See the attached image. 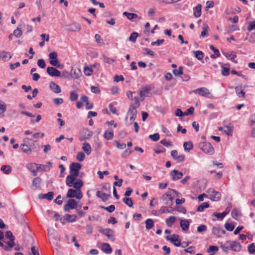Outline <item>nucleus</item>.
Listing matches in <instances>:
<instances>
[{
    "mask_svg": "<svg viewBox=\"0 0 255 255\" xmlns=\"http://www.w3.org/2000/svg\"><path fill=\"white\" fill-rule=\"evenodd\" d=\"M82 167V165L78 162H72L70 165V173L66 178V184L67 186L72 185L73 182H74L76 178L79 174V170Z\"/></svg>",
    "mask_w": 255,
    "mask_h": 255,
    "instance_id": "1",
    "label": "nucleus"
},
{
    "mask_svg": "<svg viewBox=\"0 0 255 255\" xmlns=\"http://www.w3.org/2000/svg\"><path fill=\"white\" fill-rule=\"evenodd\" d=\"M37 141L26 137L23 139L22 143L20 145L22 151L27 154H31L32 151L36 148Z\"/></svg>",
    "mask_w": 255,
    "mask_h": 255,
    "instance_id": "2",
    "label": "nucleus"
},
{
    "mask_svg": "<svg viewBox=\"0 0 255 255\" xmlns=\"http://www.w3.org/2000/svg\"><path fill=\"white\" fill-rule=\"evenodd\" d=\"M200 148L205 153L212 155L214 153V148L209 142H202L199 144Z\"/></svg>",
    "mask_w": 255,
    "mask_h": 255,
    "instance_id": "3",
    "label": "nucleus"
},
{
    "mask_svg": "<svg viewBox=\"0 0 255 255\" xmlns=\"http://www.w3.org/2000/svg\"><path fill=\"white\" fill-rule=\"evenodd\" d=\"M98 231L107 236V238L112 242L115 240L114 231L112 230L109 228L103 229L101 227H98Z\"/></svg>",
    "mask_w": 255,
    "mask_h": 255,
    "instance_id": "4",
    "label": "nucleus"
},
{
    "mask_svg": "<svg viewBox=\"0 0 255 255\" xmlns=\"http://www.w3.org/2000/svg\"><path fill=\"white\" fill-rule=\"evenodd\" d=\"M207 193L209 196V198L213 201H217L220 199L221 194L219 192L215 191L213 188L208 189Z\"/></svg>",
    "mask_w": 255,
    "mask_h": 255,
    "instance_id": "5",
    "label": "nucleus"
},
{
    "mask_svg": "<svg viewBox=\"0 0 255 255\" xmlns=\"http://www.w3.org/2000/svg\"><path fill=\"white\" fill-rule=\"evenodd\" d=\"M136 113L137 111L136 110V107H134V106L133 104H131L129 108L128 113L125 118V123L126 125H128V115L130 114L131 115V117H130V121H133L135 119L136 117Z\"/></svg>",
    "mask_w": 255,
    "mask_h": 255,
    "instance_id": "6",
    "label": "nucleus"
},
{
    "mask_svg": "<svg viewBox=\"0 0 255 255\" xmlns=\"http://www.w3.org/2000/svg\"><path fill=\"white\" fill-rule=\"evenodd\" d=\"M40 164L35 163H29L26 165V168L31 172L33 176H36L37 175V171L41 169Z\"/></svg>",
    "mask_w": 255,
    "mask_h": 255,
    "instance_id": "7",
    "label": "nucleus"
},
{
    "mask_svg": "<svg viewBox=\"0 0 255 255\" xmlns=\"http://www.w3.org/2000/svg\"><path fill=\"white\" fill-rule=\"evenodd\" d=\"M195 94H198L199 95L204 96L208 98H211L213 97L212 94L206 88L202 87L195 89L193 91Z\"/></svg>",
    "mask_w": 255,
    "mask_h": 255,
    "instance_id": "8",
    "label": "nucleus"
},
{
    "mask_svg": "<svg viewBox=\"0 0 255 255\" xmlns=\"http://www.w3.org/2000/svg\"><path fill=\"white\" fill-rule=\"evenodd\" d=\"M77 207V204L75 200L71 199L67 201V203L63 207V210L65 212H69L70 209H76Z\"/></svg>",
    "mask_w": 255,
    "mask_h": 255,
    "instance_id": "9",
    "label": "nucleus"
},
{
    "mask_svg": "<svg viewBox=\"0 0 255 255\" xmlns=\"http://www.w3.org/2000/svg\"><path fill=\"white\" fill-rule=\"evenodd\" d=\"M50 59V63L51 65L57 67H60V64L57 59V54L55 52H51L49 55Z\"/></svg>",
    "mask_w": 255,
    "mask_h": 255,
    "instance_id": "10",
    "label": "nucleus"
},
{
    "mask_svg": "<svg viewBox=\"0 0 255 255\" xmlns=\"http://www.w3.org/2000/svg\"><path fill=\"white\" fill-rule=\"evenodd\" d=\"M47 72L49 75L52 77H59L61 76V72L53 67H48Z\"/></svg>",
    "mask_w": 255,
    "mask_h": 255,
    "instance_id": "11",
    "label": "nucleus"
},
{
    "mask_svg": "<svg viewBox=\"0 0 255 255\" xmlns=\"http://www.w3.org/2000/svg\"><path fill=\"white\" fill-rule=\"evenodd\" d=\"M81 29V25L76 22L72 23L67 26V29L71 31H79Z\"/></svg>",
    "mask_w": 255,
    "mask_h": 255,
    "instance_id": "12",
    "label": "nucleus"
},
{
    "mask_svg": "<svg viewBox=\"0 0 255 255\" xmlns=\"http://www.w3.org/2000/svg\"><path fill=\"white\" fill-rule=\"evenodd\" d=\"M183 173L177 170L174 169L170 172V175L172 177L173 180L180 179L183 176Z\"/></svg>",
    "mask_w": 255,
    "mask_h": 255,
    "instance_id": "13",
    "label": "nucleus"
},
{
    "mask_svg": "<svg viewBox=\"0 0 255 255\" xmlns=\"http://www.w3.org/2000/svg\"><path fill=\"white\" fill-rule=\"evenodd\" d=\"M230 249L235 252H239L241 250V246L239 243L236 241H230Z\"/></svg>",
    "mask_w": 255,
    "mask_h": 255,
    "instance_id": "14",
    "label": "nucleus"
},
{
    "mask_svg": "<svg viewBox=\"0 0 255 255\" xmlns=\"http://www.w3.org/2000/svg\"><path fill=\"white\" fill-rule=\"evenodd\" d=\"M81 100L86 103V108L87 110H90L93 108V104L90 103L88 100V98L86 95H83L81 98Z\"/></svg>",
    "mask_w": 255,
    "mask_h": 255,
    "instance_id": "15",
    "label": "nucleus"
},
{
    "mask_svg": "<svg viewBox=\"0 0 255 255\" xmlns=\"http://www.w3.org/2000/svg\"><path fill=\"white\" fill-rule=\"evenodd\" d=\"M101 250L107 254H110L112 252V248L110 245L106 243L102 244Z\"/></svg>",
    "mask_w": 255,
    "mask_h": 255,
    "instance_id": "16",
    "label": "nucleus"
},
{
    "mask_svg": "<svg viewBox=\"0 0 255 255\" xmlns=\"http://www.w3.org/2000/svg\"><path fill=\"white\" fill-rule=\"evenodd\" d=\"M50 89L55 93L58 94L61 92V88L59 85L54 82H51L49 85Z\"/></svg>",
    "mask_w": 255,
    "mask_h": 255,
    "instance_id": "17",
    "label": "nucleus"
},
{
    "mask_svg": "<svg viewBox=\"0 0 255 255\" xmlns=\"http://www.w3.org/2000/svg\"><path fill=\"white\" fill-rule=\"evenodd\" d=\"M42 182V179L39 177H35L33 179L32 181V186L34 187L35 189H38L40 187Z\"/></svg>",
    "mask_w": 255,
    "mask_h": 255,
    "instance_id": "18",
    "label": "nucleus"
},
{
    "mask_svg": "<svg viewBox=\"0 0 255 255\" xmlns=\"http://www.w3.org/2000/svg\"><path fill=\"white\" fill-rule=\"evenodd\" d=\"M83 182L82 181V180H81L80 179H78V180H76V181H75L74 182H73L71 185L68 186V187L73 186V187L76 190H79L81 188V187L83 186Z\"/></svg>",
    "mask_w": 255,
    "mask_h": 255,
    "instance_id": "19",
    "label": "nucleus"
},
{
    "mask_svg": "<svg viewBox=\"0 0 255 255\" xmlns=\"http://www.w3.org/2000/svg\"><path fill=\"white\" fill-rule=\"evenodd\" d=\"M202 5L198 4L196 6L193 7V14L195 17H199L201 14Z\"/></svg>",
    "mask_w": 255,
    "mask_h": 255,
    "instance_id": "20",
    "label": "nucleus"
},
{
    "mask_svg": "<svg viewBox=\"0 0 255 255\" xmlns=\"http://www.w3.org/2000/svg\"><path fill=\"white\" fill-rule=\"evenodd\" d=\"M83 133L84 135L83 137L80 138V140L81 141L84 139H88L93 135V132L87 128L83 130Z\"/></svg>",
    "mask_w": 255,
    "mask_h": 255,
    "instance_id": "21",
    "label": "nucleus"
},
{
    "mask_svg": "<svg viewBox=\"0 0 255 255\" xmlns=\"http://www.w3.org/2000/svg\"><path fill=\"white\" fill-rule=\"evenodd\" d=\"M151 89L152 88L150 86H145L144 87H142L140 91V96L141 97L146 96V94L151 90Z\"/></svg>",
    "mask_w": 255,
    "mask_h": 255,
    "instance_id": "22",
    "label": "nucleus"
},
{
    "mask_svg": "<svg viewBox=\"0 0 255 255\" xmlns=\"http://www.w3.org/2000/svg\"><path fill=\"white\" fill-rule=\"evenodd\" d=\"M77 216L75 214H66L64 216V220L68 221L70 223H74L76 220Z\"/></svg>",
    "mask_w": 255,
    "mask_h": 255,
    "instance_id": "23",
    "label": "nucleus"
},
{
    "mask_svg": "<svg viewBox=\"0 0 255 255\" xmlns=\"http://www.w3.org/2000/svg\"><path fill=\"white\" fill-rule=\"evenodd\" d=\"M173 238L171 240V242L173 243L176 247H180L181 245V241L178 239L179 236L178 235H172Z\"/></svg>",
    "mask_w": 255,
    "mask_h": 255,
    "instance_id": "24",
    "label": "nucleus"
},
{
    "mask_svg": "<svg viewBox=\"0 0 255 255\" xmlns=\"http://www.w3.org/2000/svg\"><path fill=\"white\" fill-rule=\"evenodd\" d=\"M190 225V223L187 220H181L180 221V227L183 231H187L188 230Z\"/></svg>",
    "mask_w": 255,
    "mask_h": 255,
    "instance_id": "25",
    "label": "nucleus"
},
{
    "mask_svg": "<svg viewBox=\"0 0 255 255\" xmlns=\"http://www.w3.org/2000/svg\"><path fill=\"white\" fill-rule=\"evenodd\" d=\"M54 193L53 192H49L46 194H39V197L42 199H46L47 200L50 201L53 198Z\"/></svg>",
    "mask_w": 255,
    "mask_h": 255,
    "instance_id": "26",
    "label": "nucleus"
},
{
    "mask_svg": "<svg viewBox=\"0 0 255 255\" xmlns=\"http://www.w3.org/2000/svg\"><path fill=\"white\" fill-rule=\"evenodd\" d=\"M210 48L214 51V54H212L210 57L212 59L216 58L220 56L219 50L215 48L213 45H211Z\"/></svg>",
    "mask_w": 255,
    "mask_h": 255,
    "instance_id": "27",
    "label": "nucleus"
},
{
    "mask_svg": "<svg viewBox=\"0 0 255 255\" xmlns=\"http://www.w3.org/2000/svg\"><path fill=\"white\" fill-rule=\"evenodd\" d=\"M82 149L87 155H89L91 153V147L88 142H85L83 144Z\"/></svg>",
    "mask_w": 255,
    "mask_h": 255,
    "instance_id": "28",
    "label": "nucleus"
},
{
    "mask_svg": "<svg viewBox=\"0 0 255 255\" xmlns=\"http://www.w3.org/2000/svg\"><path fill=\"white\" fill-rule=\"evenodd\" d=\"M235 91L239 97H245V93L244 92L241 86H238L235 88Z\"/></svg>",
    "mask_w": 255,
    "mask_h": 255,
    "instance_id": "29",
    "label": "nucleus"
},
{
    "mask_svg": "<svg viewBox=\"0 0 255 255\" xmlns=\"http://www.w3.org/2000/svg\"><path fill=\"white\" fill-rule=\"evenodd\" d=\"M114 131L112 129H110L109 131H105L104 134V137L107 140H111L113 138Z\"/></svg>",
    "mask_w": 255,
    "mask_h": 255,
    "instance_id": "30",
    "label": "nucleus"
},
{
    "mask_svg": "<svg viewBox=\"0 0 255 255\" xmlns=\"http://www.w3.org/2000/svg\"><path fill=\"white\" fill-rule=\"evenodd\" d=\"M1 58L4 61H8L11 58L10 54L5 51H1Z\"/></svg>",
    "mask_w": 255,
    "mask_h": 255,
    "instance_id": "31",
    "label": "nucleus"
},
{
    "mask_svg": "<svg viewBox=\"0 0 255 255\" xmlns=\"http://www.w3.org/2000/svg\"><path fill=\"white\" fill-rule=\"evenodd\" d=\"M212 234L214 235H215V236H216L217 237H221V234H220L221 231L220 230V229L219 228L215 227H213V228L212 229ZM221 232L223 234H224L225 233V231L224 230H222V231H221Z\"/></svg>",
    "mask_w": 255,
    "mask_h": 255,
    "instance_id": "32",
    "label": "nucleus"
},
{
    "mask_svg": "<svg viewBox=\"0 0 255 255\" xmlns=\"http://www.w3.org/2000/svg\"><path fill=\"white\" fill-rule=\"evenodd\" d=\"M183 147L185 151H189L193 147V145L191 141L185 142L183 143Z\"/></svg>",
    "mask_w": 255,
    "mask_h": 255,
    "instance_id": "33",
    "label": "nucleus"
},
{
    "mask_svg": "<svg viewBox=\"0 0 255 255\" xmlns=\"http://www.w3.org/2000/svg\"><path fill=\"white\" fill-rule=\"evenodd\" d=\"M175 221L176 217L175 216H170L169 218L166 219L165 222L168 227H171Z\"/></svg>",
    "mask_w": 255,
    "mask_h": 255,
    "instance_id": "34",
    "label": "nucleus"
},
{
    "mask_svg": "<svg viewBox=\"0 0 255 255\" xmlns=\"http://www.w3.org/2000/svg\"><path fill=\"white\" fill-rule=\"evenodd\" d=\"M1 171L6 174H8L11 172V167L10 165H2L0 168Z\"/></svg>",
    "mask_w": 255,
    "mask_h": 255,
    "instance_id": "35",
    "label": "nucleus"
},
{
    "mask_svg": "<svg viewBox=\"0 0 255 255\" xmlns=\"http://www.w3.org/2000/svg\"><path fill=\"white\" fill-rule=\"evenodd\" d=\"M230 241H227L224 244H221V248L222 250L225 252L228 253V250L230 249Z\"/></svg>",
    "mask_w": 255,
    "mask_h": 255,
    "instance_id": "36",
    "label": "nucleus"
},
{
    "mask_svg": "<svg viewBox=\"0 0 255 255\" xmlns=\"http://www.w3.org/2000/svg\"><path fill=\"white\" fill-rule=\"evenodd\" d=\"M209 207V204L208 202H204L200 205L197 209V211L198 212H203L205 210V208H207Z\"/></svg>",
    "mask_w": 255,
    "mask_h": 255,
    "instance_id": "37",
    "label": "nucleus"
},
{
    "mask_svg": "<svg viewBox=\"0 0 255 255\" xmlns=\"http://www.w3.org/2000/svg\"><path fill=\"white\" fill-rule=\"evenodd\" d=\"M123 15H125L127 18L129 20H132L134 18H135L137 16V15L136 13H129L127 11L124 12Z\"/></svg>",
    "mask_w": 255,
    "mask_h": 255,
    "instance_id": "38",
    "label": "nucleus"
},
{
    "mask_svg": "<svg viewBox=\"0 0 255 255\" xmlns=\"http://www.w3.org/2000/svg\"><path fill=\"white\" fill-rule=\"evenodd\" d=\"M195 57L199 60H202L204 57V53L200 50L194 51Z\"/></svg>",
    "mask_w": 255,
    "mask_h": 255,
    "instance_id": "39",
    "label": "nucleus"
},
{
    "mask_svg": "<svg viewBox=\"0 0 255 255\" xmlns=\"http://www.w3.org/2000/svg\"><path fill=\"white\" fill-rule=\"evenodd\" d=\"M145 227L147 230L151 229L154 226V223L151 219H147L145 222Z\"/></svg>",
    "mask_w": 255,
    "mask_h": 255,
    "instance_id": "40",
    "label": "nucleus"
},
{
    "mask_svg": "<svg viewBox=\"0 0 255 255\" xmlns=\"http://www.w3.org/2000/svg\"><path fill=\"white\" fill-rule=\"evenodd\" d=\"M223 53L227 58L230 59L232 61H234V59L237 57V55L234 52H232L231 54L226 52H223Z\"/></svg>",
    "mask_w": 255,
    "mask_h": 255,
    "instance_id": "41",
    "label": "nucleus"
},
{
    "mask_svg": "<svg viewBox=\"0 0 255 255\" xmlns=\"http://www.w3.org/2000/svg\"><path fill=\"white\" fill-rule=\"evenodd\" d=\"M209 27L207 24H204V26L203 27V31L201 33L200 37H207L208 35V31Z\"/></svg>",
    "mask_w": 255,
    "mask_h": 255,
    "instance_id": "42",
    "label": "nucleus"
},
{
    "mask_svg": "<svg viewBox=\"0 0 255 255\" xmlns=\"http://www.w3.org/2000/svg\"><path fill=\"white\" fill-rule=\"evenodd\" d=\"M174 192H175V190L169 189L167 193L163 194V198L168 197L169 199H173L172 195H173Z\"/></svg>",
    "mask_w": 255,
    "mask_h": 255,
    "instance_id": "43",
    "label": "nucleus"
},
{
    "mask_svg": "<svg viewBox=\"0 0 255 255\" xmlns=\"http://www.w3.org/2000/svg\"><path fill=\"white\" fill-rule=\"evenodd\" d=\"M219 250V248L217 246H210L209 248L207 249V252L208 253H213V254H216Z\"/></svg>",
    "mask_w": 255,
    "mask_h": 255,
    "instance_id": "44",
    "label": "nucleus"
},
{
    "mask_svg": "<svg viewBox=\"0 0 255 255\" xmlns=\"http://www.w3.org/2000/svg\"><path fill=\"white\" fill-rule=\"evenodd\" d=\"M76 193V190H75L73 189L70 188L68 190L67 193V197L68 198H74L75 197V194Z\"/></svg>",
    "mask_w": 255,
    "mask_h": 255,
    "instance_id": "45",
    "label": "nucleus"
},
{
    "mask_svg": "<svg viewBox=\"0 0 255 255\" xmlns=\"http://www.w3.org/2000/svg\"><path fill=\"white\" fill-rule=\"evenodd\" d=\"M224 132L226 133V134L230 136L232 135L233 133V127H230L229 126H225L224 127Z\"/></svg>",
    "mask_w": 255,
    "mask_h": 255,
    "instance_id": "46",
    "label": "nucleus"
},
{
    "mask_svg": "<svg viewBox=\"0 0 255 255\" xmlns=\"http://www.w3.org/2000/svg\"><path fill=\"white\" fill-rule=\"evenodd\" d=\"M138 36V34L136 32H132L128 38V40L130 41L135 42Z\"/></svg>",
    "mask_w": 255,
    "mask_h": 255,
    "instance_id": "47",
    "label": "nucleus"
},
{
    "mask_svg": "<svg viewBox=\"0 0 255 255\" xmlns=\"http://www.w3.org/2000/svg\"><path fill=\"white\" fill-rule=\"evenodd\" d=\"M123 200L124 202V203L129 207H132L133 202L131 198L126 197L123 198Z\"/></svg>",
    "mask_w": 255,
    "mask_h": 255,
    "instance_id": "48",
    "label": "nucleus"
},
{
    "mask_svg": "<svg viewBox=\"0 0 255 255\" xmlns=\"http://www.w3.org/2000/svg\"><path fill=\"white\" fill-rule=\"evenodd\" d=\"M230 72V69L229 67H226L225 66H222L221 73L222 75L227 76L229 75Z\"/></svg>",
    "mask_w": 255,
    "mask_h": 255,
    "instance_id": "49",
    "label": "nucleus"
},
{
    "mask_svg": "<svg viewBox=\"0 0 255 255\" xmlns=\"http://www.w3.org/2000/svg\"><path fill=\"white\" fill-rule=\"evenodd\" d=\"M85 158V155L84 153L82 151L78 152L76 156L77 159L80 162L83 161L84 160Z\"/></svg>",
    "mask_w": 255,
    "mask_h": 255,
    "instance_id": "50",
    "label": "nucleus"
},
{
    "mask_svg": "<svg viewBox=\"0 0 255 255\" xmlns=\"http://www.w3.org/2000/svg\"><path fill=\"white\" fill-rule=\"evenodd\" d=\"M78 97V95L75 91H72L70 93V100L71 101H76Z\"/></svg>",
    "mask_w": 255,
    "mask_h": 255,
    "instance_id": "51",
    "label": "nucleus"
},
{
    "mask_svg": "<svg viewBox=\"0 0 255 255\" xmlns=\"http://www.w3.org/2000/svg\"><path fill=\"white\" fill-rule=\"evenodd\" d=\"M240 213V212L237 209H234L232 211L231 216L235 220H238L237 217L239 216Z\"/></svg>",
    "mask_w": 255,
    "mask_h": 255,
    "instance_id": "52",
    "label": "nucleus"
},
{
    "mask_svg": "<svg viewBox=\"0 0 255 255\" xmlns=\"http://www.w3.org/2000/svg\"><path fill=\"white\" fill-rule=\"evenodd\" d=\"M160 137L159 134L158 133H156L153 134H150L149 135V138L152 140L154 141H156L159 140Z\"/></svg>",
    "mask_w": 255,
    "mask_h": 255,
    "instance_id": "53",
    "label": "nucleus"
},
{
    "mask_svg": "<svg viewBox=\"0 0 255 255\" xmlns=\"http://www.w3.org/2000/svg\"><path fill=\"white\" fill-rule=\"evenodd\" d=\"M183 68L181 66H180L178 69H174L173 70V73L175 76H179L180 75H183Z\"/></svg>",
    "mask_w": 255,
    "mask_h": 255,
    "instance_id": "54",
    "label": "nucleus"
},
{
    "mask_svg": "<svg viewBox=\"0 0 255 255\" xmlns=\"http://www.w3.org/2000/svg\"><path fill=\"white\" fill-rule=\"evenodd\" d=\"M13 34L16 37L18 38L20 37L22 34V31L19 29V27L17 28V29H15L13 32Z\"/></svg>",
    "mask_w": 255,
    "mask_h": 255,
    "instance_id": "55",
    "label": "nucleus"
},
{
    "mask_svg": "<svg viewBox=\"0 0 255 255\" xmlns=\"http://www.w3.org/2000/svg\"><path fill=\"white\" fill-rule=\"evenodd\" d=\"M6 105L3 102H2V103H0V116L2 115L3 117V113L6 111Z\"/></svg>",
    "mask_w": 255,
    "mask_h": 255,
    "instance_id": "56",
    "label": "nucleus"
},
{
    "mask_svg": "<svg viewBox=\"0 0 255 255\" xmlns=\"http://www.w3.org/2000/svg\"><path fill=\"white\" fill-rule=\"evenodd\" d=\"M225 228L227 231H232L234 229L235 226L231 223H226Z\"/></svg>",
    "mask_w": 255,
    "mask_h": 255,
    "instance_id": "57",
    "label": "nucleus"
},
{
    "mask_svg": "<svg viewBox=\"0 0 255 255\" xmlns=\"http://www.w3.org/2000/svg\"><path fill=\"white\" fill-rule=\"evenodd\" d=\"M37 65L41 68H44L46 67V63L42 59H38L37 61Z\"/></svg>",
    "mask_w": 255,
    "mask_h": 255,
    "instance_id": "58",
    "label": "nucleus"
},
{
    "mask_svg": "<svg viewBox=\"0 0 255 255\" xmlns=\"http://www.w3.org/2000/svg\"><path fill=\"white\" fill-rule=\"evenodd\" d=\"M164 42V39H157L156 41H153L151 43V45L152 46L157 45L160 46L161 44H162Z\"/></svg>",
    "mask_w": 255,
    "mask_h": 255,
    "instance_id": "59",
    "label": "nucleus"
},
{
    "mask_svg": "<svg viewBox=\"0 0 255 255\" xmlns=\"http://www.w3.org/2000/svg\"><path fill=\"white\" fill-rule=\"evenodd\" d=\"M248 251L251 254L255 253V244L254 243H252L248 246Z\"/></svg>",
    "mask_w": 255,
    "mask_h": 255,
    "instance_id": "60",
    "label": "nucleus"
},
{
    "mask_svg": "<svg viewBox=\"0 0 255 255\" xmlns=\"http://www.w3.org/2000/svg\"><path fill=\"white\" fill-rule=\"evenodd\" d=\"M194 108L193 107H191L188 109L187 111L184 113L185 116H189V115H192L194 113Z\"/></svg>",
    "mask_w": 255,
    "mask_h": 255,
    "instance_id": "61",
    "label": "nucleus"
},
{
    "mask_svg": "<svg viewBox=\"0 0 255 255\" xmlns=\"http://www.w3.org/2000/svg\"><path fill=\"white\" fill-rule=\"evenodd\" d=\"M93 70L91 68H89L88 67H84V73L87 76H90L92 74Z\"/></svg>",
    "mask_w": 255,
    "mask_h": 255,
    "instance_id": "62",
    "label": "nucleus"
},
{
    "mask_svg": "<svg viewBox=\"0 0 255 255\" xmlns=\"http://www.w3.org/2000/svg\"><path fill=\"white\" fill-rule=\"evenodd\" d=\"M131 153V151L129 150V149L128 148L123 152L121 155L123 158H126L129 156Z\"/></svg>",
    "mask_w": 255,
    "mask_h": 255,
    "instance_id": "63",
    "label": "nucleus"
},
{
    "mask_svg": "<svg viewBox=\"0 0 255 255\" xmlns=\"http://www.w3.org/2000/svg\"><path fill=\"white\" fill-rule=\"evenodd\" d=\"M255 29V21H253L250 22L248 27V30L249 31H251Z\"/></svg>",
    "mask_w": 255,
    "mask_h": 255,
    "instance_id": "64",
    "label": "nucleus"
}]
</instances>
